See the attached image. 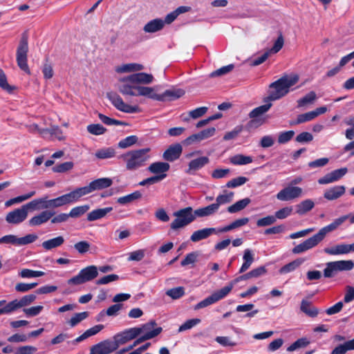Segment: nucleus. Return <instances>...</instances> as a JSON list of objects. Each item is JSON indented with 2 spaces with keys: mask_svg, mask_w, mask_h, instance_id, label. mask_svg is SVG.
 I'll return each instance as SVG.
<instances>
[{
  "mask_svg": "<svg viewBox=\"0 0 354 354\" xmlns=\"http://www.w3.org/2000/svg\"><path fill=\"white\" fill-rule=\"evenodd\" d=\"M217 207L214 203L206 207L193 210L192 207H187L174 212L176 218L171 223L170 228L176 231L192 223L196 217H207L216 214Z\"/></svg>",
  "mask_w": 354,
  "mask_h": 354,
  "instance_id": "1",
  "label": "nucleus"
},
{
  "mask_svg": "<svg viewBox=\"0 0 354 354\" xmlns=\"http://www.w3.org/2000/svg\"><path fill=\"white\" fill-rule=\"evenodd\" d=\"M347 219H349L351 223H354V214H348L335 219L331 223L321 228L317 234L295 246L292 250V253L301 254L315 248L324 239L327 234L335 231Z\"/></svg>",
  "mask_w": 354,
  "mask_h": 354,
  "instance_id": "2",
  "label": "nucleus"
},
{
  "mask_svg": "<svg viewBox=\"0 0 354 354\" xmlns=\"http://www.w3.org/2000/svg\"><path fill=\"white\" fill-rule=\"evenodd\" d=\"M299 81L297 75H285L269 86L268 95L264 99L265 102L275 101L286 95L290 88Z\"/></svg>",
  "mask_w": 354,
  "mask_h": 354,
  "instance_id": "3",
  "label": "nucleus"
},
{
  "mask_svg": "<svg viewBox=\"0 0 354 354\" xmlns=\"http://www.w3.org/2000/svg\"><path fill=\"white\" fill-rule=\"evenodd\" d=\"M149 147L128 151L118 156L125 163L127 171H136L147 165L150 158Z\"/></svg>",
  "mask_w": 354,
  "mask_h": 354,
  "instance_id": "4",
  "label": "nucleus"
},
{
  "mask_svg": "<svg viewBox=\"0 0 354 354\" xmlns=\"http://www.w3.org/2000/svg\"><path fill=\"white\" fill-rule=\"evenodd\" d=\"M28 35L26 32L22 33L16 52V61L19 68L30 75V71L28 65Z\"/></svg>",
  "mask_w": 354,
  "mask_h": 354,
  "instance_id": "5",
  "label": "nucleus"
},
{
  "mask_svg": "<svg viewBox=\"0 0 354 354\" xmlns=\"http://www.w3.org/2000/svg\"><path fill=\"white\" fill-rule=\"evenodd\" d=\"M118 87L119 91L124 95L144 96L149 98L151 87L143 86L131 84L129 82H122Z\"/></svg>",
  "mask_w": 354,
  "mask_h": 354,
  "instance_id": "6",
  "label": "nucleus"
},
{
  "mask_svg": "<svg viewBox=\"0 0 354 354\" xmlns=\"http://www.w3.org/2000/svg\"><path fill=\"white\" fill-rule=\"evenodd\" d=\"M98 275V269L95 266H88L82 269L77 275L71 278L67 283L69 285H81L91 281Z\"/></svg>",
  "mask_w": 354,
  "mask_h": 354,
  "instance_id": "7",
  "label": "nucleus"
},
{
  "mask_svg": "<svg viewBox=\"0 0 354 354\" xmlns=\"http://www.w3.org/2000/svg\"><path fill=\"white\" fill-rule=\"evenodd\" d=\"M113 180L110 178H100L91 181L88 185L78 187L81 197L88 195L95 191L102 190L111 187Z\"/></svg>",
  "mask_w": 354,
  "mask_h": 354,
  "instance_id": "8",
  "label": "nucleus"
},
{
  "mask_svg": "<svg viewBox=\"0 0 354 354\" xmlns=\"http://www.w3.org/2000/svg\"><path fill=\"white\" fill-rule=\"evenodd\" d=\"M81 196L78 189L73 190L72 192L58 196L55 198L49 199L50 208H57L68 204L75 203L80 200Z\"/></svg>",
  "mask_w": 354,
  "mask_h": 354,
  "instance_id": "9",
  "label": "nucleus"
},
{
  "mask_svg": "<svg viewBox=\"0 0 354 354\" xmlns=\"http://www.w3.org/2000/svg\"><path fill=\"white\" fill-rule=\"evenodd\" d=\"M184 94L185 91L181 88L168 89L161 94H158L155 92V88L151 87L149 99L159 102L173 101L180 98Z\"/></svg>",
  "mask_w": 354,
  "mask_h": 354,
  "instance_id": "10",
  "label": "nucleus"
},
{
  "mask_svg": "<svg viewBox=\"0 0 354 354\" xmlns=\"http://www.w3.org/2000/svg\"><path fill=\"white\" fill-rule=\"evenodd\" d=\"M38 239L36 234H28L23 237H17L13 234L5 235L0 238V244H11L15 246L26 245L35 242Z\"/></svg>",
  "mask_w": 354,
  "mask_h": 354,
  "instance_id": "11",
  "label": "nucleus"
},
{
  "mask_svg": "<svg viewBox=\"0 0 354 354\" xmlns=\"http://www.w3.org/2000/svg\"><path fill=\"white\" fill-rule=\"evenodd\" d=\"M108 99L111 101V104L119 111L127 113H135L138 112L139 108L138 106H131L126 104L122 97L115 93H108L106 94Z\"/></svg>",
  "mask_w": 354,
  "mask_h": 354,
  "instance_id": "12",
  "label": "nucleus"
},
{
  "mask_svg": "<svg viewBox=\"0 0 354 354\" xmlns=\"http://www.w3.org/2000/svg\"><path fill=\"white\" fill-rule=\"evenodd\" d=\"M227 291L228 290L225 289L223 287L221 289L214 292L211 295L196 304L194 306V309L197 310L216 303L217 301L224 299L228 295Z\"/></svg>",
  "mask_w": 354,
  "mask_h": 354,
  "instance_id": "13",
  "label": "nucleus"
},
{
  "mask_svg": "<svg viewBox=\"0 0 354 354\" xmlns=\"http://www.w3.org/2000/svg\"><path fill=\"white\" fill-rule=\"evenodd\" d=\"M117 349L118 345L114 339H106L91 346L90 354H110Z\"/></svg>",
  "mask_w": 354,
  "mask_h": 354,
  "instance_id": "14",
  "label": "nucleus"
},
{
  "mask_svg": "<svg viewBox=\"0 0 354 354\" xmlns=\"http://www.w3.org/2000/svg\"><path fill=\"white\" fill-rule=\"evenodd\" d=\"M28 209L25 205L20 208L14 209L7 214L6 221L10 224H19L24 221L28 216Z\"/></svg>",
  "mask_w": 354,
  "mask_h": 354,
  "instance_id": "15",
  "label": "nucleus"
},
{
  "mask_svg": "<svg viewBox=\"0 0 354 354\" xmlns=\"http://www.w3.org/2000/svg\"><path fill=\"white\" fill-rule=\"evenodd\" d=\"M154 80L151 74L146 73H136L123 77L120 80L121 82H129L131 84H149L153 82Z\"/></svg>",
  "mask_w": 354,
  "mask_h": 354,
  "instance_id": "16",
  "label": "nucleus"
},
{
  "mask_svg": "<svg viewBox=\"0 0 354 354\" xmlns=\"http://www.w3.org/2000/svg\"><path fill=\"white\" fill-rule=\"evenodd\" d=\"M302 189L299 187L288 186L282 189L277 194V198L281 201H288L301 196Z\"/></svg>",
  "mask_w": 354,
  "mask_h": 354,
  "instance_id": "17",
  "label": "nucleus"
},
{
  "mask_svg": "<svg viewBox=\"0 0 354 354\" xmlns=\"http://www.w3.org/2000/svg\"><path fill=\"white\" fill-rule=\"evenodd\" d=\"M140 330L136 327L126 329L124 331L116 334L113 339L117 343L118 348L120 345L124 344L127 342L133 339L140 335Z\"/></svg>",
  "mask_w": 354,
  "mask_h": 354,
  "instance_id": "18",
  "label": "nucleus"
},
{
  "mask_svg": "<svg viewBox=\"0 0 354 354\" xmlns=\"http://www.w3.org/2000/svg\"><path fill=\"white\" fill-rule=\"evenodd\" d=\"M348 172L346 167H342L332 171L331 172L326 174L323 177L318 179V183L320 185H326L336 182L341 179Z\"/></svg>",
  "mask_w": 354,
  "mask_h": 354,
  "instance_id": "19",
  "label": "nucleus"
},
{
  "mask_svg": "<svg viewBox=\"0 0 354 354\" xmlns=\"http://www.w3.org/2000/svg\"><path fill=\"white\" fill-rule=\"evenodd\" d=\"M216 129L214 127L208 128L200 131L198 133L192 134L187 137L183 143L187 145H189L194 142L201 141L203 140L209 138L215 134Z\"/></svg>",
  "mask_w": 354,
  "mask_h": 354,
  "instance_id": "20",
  "label": "nucleus"
},
{
  "mask_svg": "<svg viewBox=\"0 0 354 354\" xmlns=\"http://www.w3.org/2000/svg\"><path fill=\"white\" fill-rule=\"evenodd\" d=\"M209 162V159L207 156H200L192 160L188 164V168L185 173L189 175H194L197 171L202 169Z\"/></svg>",
  "mask_w": 354,
  "mask_h": 354,
  "instance_id": "21",
  "label": "nucleus"
},
{
  "mask_svg": "<svg viewBox=\"0 0 354 354\" xmlns=\"http://www.w3.org/2000/svg\"><path fill=\"white\" fill-rule=\"evenodd\" d=\"M182 151L183 147L179 143L171 145L163 153V159L167 161L174 162L180 158Z\"/></svg>",
  "mask_w": 354,
  "mask_h": 354,
  "instance_id": "22",
  "label": "nucleus"
},
{
  "mask_svg": "<svg viewBox=\"0 0 354 354\" xmlns=\"http://www.w3.org/2000/svg\"><path fill=\"white\" fill-rule=\"evenodd\" d=\"M37 298L35 294H29L22 297L20 299H14L9 302L12 313L17 309L30 305Z\"/></svg>",
  "mask_w": 354,
  "mask_h": 354,
  "instance_id": "23",
  "label": "nucleus"
},
{
  "mask_svg": "<svg viewBox=\"0 0 354 354\" xmlns=\"http://www.w3.org/2000/svg\"><path fill=\"white\" fill-rule=\"evenodd\" d=\"M49 199L47 196L36 198L25 204V207L29 210H39L50 209L49 205Z\"/></svg>",
  "mask_w": 354,
  "mask_h": 354,
  "instance_id": "24",
  "label": "nucleus"
},
{
  "mask_svg": "<svg viewBox=\"0 0 354 354\" xmlns=\"http://www.w3.org/2000/svg\"><path fill=\"white\" fill-rule=\"evenodd\" d=\"M345 192L344 185H335L327 189L324 193V197L328 201H334L343 196Z\"/></svg>",
  "mask_w": 354,
  "mask_h": 354,
  "instance_id": "25",
  "label": "nucleus"
},
{
  "mask_svg": "<svg viewBox=\"0 0 354 354\" xmlns=\"http://www.w3.org/2000/svg\"><path fill=\"white\" fill-rule=\"evenodd\" d=\"M55 214V212L50 210L42 211L38 215H36L31 218L28 223L30 226H38L41 224L46 223L49 221Z\"/></svg>",
  "mask_w": 354,
  "mask_h": 354,
  "instance_id": "26",
  "label": "nucleus"
},
{
  "mask_svg": "<svg viewBox=\"0 0 354 354\" xmlns=\"http://www.w3.org/2000/svg\"><path fill=\"white\" fill-rule=\"evenodd\" d=\"M216 233V228L207 227L196 230L190 236L192 242H198L208 238L211 234Z\"/></svg>",
  "mask_w": 354,
  "mask_h": 354,
  "instance_id": "27",
  "label": "nucleus"
},
{
  "mask_svg": "<svg viewBox=\"0 0 354 354\" xmlns=\"http://www.w3.org/2000/svg\"><path fill=\"white\" fill-rule=\"evenodd\" d=\"M113 210L112 207H106L104 208L95 209L90 212L87 214L88 221H94L101 219L106 216V214Z\"/></svg>",
  "mask_w": 354,
  "mask_h": 354,
  "instance_id": "28",
  "label": "nucleus"
},
{
  "mask_svg": "<svg viewBox=\"0 0 354 354\" xmlns=\"http://www.w3.org/2000/svg\"><path fill=\"white\" fill-rule=\"evenodd\" d=\"M163 28V20L160 18H156L147 23L143 28V30L147 33H153L162 30Z\"/></svg>",
  "mask_w": 354,
  "mask_h": 354,
  "instance_id": "29",
  "label": "nucleus"
},
{
  "mask_svg": "<svg viewBox=\"0 0 354 354\" xmlns=\"http://www.w3.org/2000/svg\"><path fill=\"white\" fill-rule=\"evenodd\" d=\"M300 310L310 317H316L319 311V309L312 305V303L308 300L302 299L300 305Z\"/></svg>",
  "mask_w": 354,
  "mask_h": 354,
  "instance_id": "30",
  "label": "nucleus"
},
{
  "mask_svg": "<svg viewBox=\"0 0 354 354\" xmlns=\"http://www.w3.org/2000/svg\"><path fill=\"white\" fill-rule=\"evenodd\" d=\"M324 253L328 255H342L348 254V244L340 243L330 248H325Z\"/></svg>",
  "mask_w": 354,
  "mask_h": 354,
  "instance_id": "31",
  "label": "nucleus"
},
{
  "mask_svg": "<svg viewBox=\"0 0 354 354\" xmlns=\"http://www.w3.org/2000/svg\"><path fill=\"white\" fill-rule=\"evenodd\" d=\"M170 165L165 162H156L149 165L148 170L154 174L160 175L169 171Z\"/></svg>",
  "mask_w": 354,
  "mask_h": 354,
  "instance_id": "32",
  "label": "nucleus"
},
{
  "mask_svg": "<svg viewBox=\"0 0 354 354\" xmlns=\"http://www.w3.org/2000/svg\"><path fill=\"white\" fill-rule=\"evenodd\" d=\"M354 350V338L336 346L330 354H346L348 351Z\"/></svg>",
  "mask_w": 354,
  "mask_h": 354,
  "instance_id": "33",
  "label": "nucleus"
},
{
  "mask_svg": "<svg viewBox=\"0 0 354 354\" xmlns=\"http://www.w3.org/2000/svg\"><path fill=\"white\" fill-rule=\"evenodd\" d=\"M251 200L249 198H245L236 201L233 205L227 208V211L230 214H235L244 209L250 203Z\"/></svg>",
  "mask_w": 354,
  "mask_h": 354,
  "instance_id": "34",
  "label": "nucleus"
},
{
  "mask_svg": "<svg viewBox=\"0 0 354 354\" xmlns=\"http://www.w3.org/2000/svg\"><path fill=\"white\" fill-rule=\"evenodd\" d=\"M243 260V263L239 270L240 273L245 272L254 261V254L251 250L246 249L244 250Z\"/></svg>",
  "mask_w": 354,
  "mask_h": 354,
  "instance_id": "35",
  "label": "nucleus"
},
{
  "mask_svg": "<svg viewBox=\"0 0 354 354\" xmlns=\"http://www.w3.org/2000/svg\"><path fill=\"white\" fill-rule=\"evenodd\" d=\"M64 242V239L62 236H58L51 239H48L42 243V247L46 250H50L62 245Z\"/></svg>",
  "mask_w": 354,
  "mask_h": 354,
  "instance_id": "36",
  "label": "nucleus"
},
{
  "mask_svg": "<svg viewBox=\"0 0 354 354\" xmlns=\"http://www.w3.org/2000/svg\"><path fill=\"white\" fill-rule=\"evenodd\" d=\"M272 103L270 102H266L265 104L259 106L252 109L249 113L250 118H259V117L269 111L272 106Z\"/></svg>",
  "mask_w": 354,
  "mask_h": 354,
  "instance_id": "37",
  "label": "nucleus"
},
{
  "mask_svg": "<svg viewBox=\"0 0 354 354\" xmlns=\"http://www.w3.org/2000/svg\"><path fill=\"white\" fill-rule=\"evenodd\" d=\"M234 196V193L230 192H227V191H224L223 194H220L217 196L216 198V201L214 203L215 206L218 209L221 205L230 203L232 202Z\"/></svg>",
  "mask_w": 354,
  "mask_h": 354,
  "instance_id": "38",
  "label": "nucleus"
},
{
  "mask_svg": "<svg viewBox=\"0 0 354 354\" xmlns=\"http://www.w3.org/2000/svg\"><path fill=\"white\" fill-rule=\"evenodd\" d=\"M304 260L302 259H297L294 260L285 266H282L279 270L280 274H287L290 272L295 270L297 268H299L303 263Z\"/></svg>",
  "mask_w": 354,
  "mask_h": 354,
  "instance_id": "39",
  "label": "nucleus"
},
{
  "mask_svg": "<svg viewBox=\"0 0 354 354\" xmlns=\"http://www.w3.org/2000/svg\"><path fill=\"white\" fill-rule=\"evenodd\" d=\"M144 68V66L140 64L131 63L123 64L120 66H118L116 68V72L119 73H129L133 71H140Z\"/></svg>",
  "mask_w": 354,
  "mask_h": 354,
  "instance_id": "40",
  "label": "nucleus"
},
{
  "mask_svg": "<svg viewBox=\"0 0 354 354\" xmlns=\"http://www.w3.org/2000/svg\"><path fill=\"white\" fill-rule=\"evenodd\" d=\"M315 206L314 202L310 199H306L297 205L296 212L300 215L305 214L310 211Z\"/></svg>",
  "mask_w": 354,
  "mask_h": 354,
  "instance_id": "41",
  "label": "nucleus"
},
{
  "mask_svg": "<svg viewBox=\"0 0 354 354\" xmlns=\"http://www.w3.org/2000/svg\"><path fill=\"white\" fill-rule=\"evenodd\" d=\"M115 150L113 147H104L100 149L95 153V156L98 159H107L114 157Z\"/></svg>",
  "mask_w": 354,
  "mask_h": 354,
  "instance_id": "42",
  "label": "nucleus"
},
{
  "mask_svg": "<svg viewBox=\"0 0 354 354\" xmlns=\"http://www.w3.org/2000/svg\"><path fill=\"white\" fill-rule=\"evenodd\" d=\"M252 158L249 156L237 154L230 158V162L234 165H244L252 162Z\"/></svg>",
  "mask_w": 354,
  "mask_h": 354,
  "instance_id": "43",
  "label": "nucleus"
},
{
  "mask_svg": "<svg viewBox=\"0 0 354 354\" xmlns=\"http://www.w3.org/2000/svg\"><path fill=\"white\" fill-rule=\"evenodd\" d=\"M142 197V194L139 191H136L130 194L120 197L117 199V203L120 205H126L138 200Z\"/></svg>",
  "mask_w": 354,
  "mask_h": 354,
  "instance_id": "44",
  "label": "nucleus"
},
{
  "mask_svg": "<svg viewBox=\"0 0 354 354\" xmlns=\"http://www.w3.org/2000/svg\"><path fill=\"white\" fill-rule=\"evenodd\" d=\"M339 272L335 261H331L326 263V268L324 270V276L326 278L335 277Z\"/></svg>",
  "mask_w": 354,
  "mask_h": 354,
  "instance_id": "45",
  "label": "nucleus"
},
{
  "mask_svg": "<svg viewBox=\"0 0 354 354\" xmlns=\"http://www.w3.org/2000/svg\"><path fill=\"white\" fill-rule=\"evenodd\" d=\"M310 344V341L306 337H301L296 340L287 348V351L292 352L299 348H305Z\"/></svg>",
  "mask_w": 354,
  "mask_h": 354,
  "instance_id": "46",
  "label": "nucleus"
},
{
  "mask_svg": "<svg viewBox=\"0 0 354 354\" xmlns=\"http://www.w3.org/2000/svg\"><path fill=\"white\" fill-rule=\"evenodd\" d=\"M317 98L315 91H310L303 97L297 100V107H303L308 104L313 103Z\"/></svg>",
  "mask_w": 354,
  "mask_h": 354,
  "instance_id": "47",
  "label": "nucleus"
},
{
  "mask_svg": "<svg viewBox=\"0 0 354 354\" xmlns=\"http://www.w3.org/2000/svg\"><path fill=\"white\" fill-rule=\"evenodd\" d=\"M315 113H313V111H309L303 114H300L297 116V120L290 122L291 125L299 124L304 122L310 121L315 118Z\"/></svg>",
  "mask_w": 354,
  "mask_h": 354,
  "instance_id": "48",
  "label": "nucleus"
},
{
  "mask_svg": "<svg viewBox=\"0 0 354 354\" xmlns=\"http://www.w3.org/2000/svg\"><path fill=\"white\" fill-rule=\"evenodd\" d=\"M0 88L8 93H12L15 89V86H11L8 83L7 77L1 68H0Z\"/></svg>",
  "mask_w": 354,
  "mask_h": 354,
  "instance_id": "49",
  "label": "nucleus"
},
{
  "mask_svg": "<svg viewBox=\"0 0 354 354\" xmlns=\"http://www.w3.org/2000/svg\"><path fill=\"white\" fill-rule=\"evenodd\" d=\"M90 208L88 205L77 206L71 209L68 216L71 218H77L84 214Z\"/></svg>",
  "mask_w": 354,
  "mask_h": 354,
  "instance_id": "50",
  "label": "nucleus"
},
{
  "mask_svg": "<svg viewBox=\"0 0 354 354\" xmlns=\"http://www.w3.org/2000/svg\"><path fill=\"white\" fill-rule=\"evenodd\" d=\"M98 118L106 125L111 126V125H121L126 126L127 124L124 122L118 120L113 118H111L102 113H98Z\"/></svg>",
  "mask_w": 354,
  "mask_h": 354,
  "instance_id": "51",
  "label": "nucleus"
},
{
  "mask_svg": "<svg viewBox=\"0 0 354 354\" xmlns=\"http://www.w3.org/2000/svg\"><path fill=\"white\" fill-rule=\"evenodd\" d=\"M136 136H129L119 141L118 146L120 149H126L135 145L138 142Z\"/></svg>",
  "mask_w": 354,
  "mask_h": 354,
  "instance_id": "52",
  "label": "nucleus"
},
{
  "mask_svg": "<svg viewBox=\"0 0 354 354\" xmlns=\"http://www.w3.org/2000/svg\"><path fill=\"white\" fill-rule=\"evenodd\" d=\"M87 131L91 134L100 136L106 131V129L100 124H91L87 126Z\"/></svg>",
  "mask_w": 354,
  "mask_h": 354,
  "instance_id": "53",
  "label": "nucleus"
},
{
  "mask_svg": "<svg viewBox=\"0 0 354 354\" xmlns=\"http://www.w3.org/2000/svg\"><path fill=\"white\" fill-rule=\"evenodd\" d=\"M166 295L173 299H178L185 295V289L181 286L171 288L166 292Z\"/></svg>",
  "mask_w": 354,
  "mask_h": 354,
  "instance_id": "54",
  "label": "nucleus"
},
{
  "mask_svg": "<svg viewBox=\"0 0 354 354\" xmlns=\"http://www.w3.org/2000/svg\"><path fill=\"white\" fill-rule=\"evenodd\" d=\"M88 316V312L77 313L73 316L68 321V324L71 327H74L77 325L80 322L87 318Z\"/></svg>",
  "mask_w": 354,
  "mask_h": 354,
  "instance_id": "55",
  "label": "nucleus"
},
{
  "mask_svg": "<svg viewBox=\"0 0 354 354\" xmlns=\"http://www.w3.org/2000/svg\"><path fill=\"white\" fill-rule=\"evenodd\" d=\"M45 135V138L55 136L59 140H61V135L62 134V130L58 126H53L50 128H45V130L41 131Z\"/></svg>",
  "mask_w": 354,
  "mask_h": 354,
  "instance_id": "56",
  "label": "nucleus"
},
{
  "mask_svg": "<svg viewBox=\"0 0 354 354\" xmlns=\"http://www.w3.org/2000/svg\"><path fill=\"white\" fill-rule=\"evenodd\" d=\"M339 272L350 271L354 268V263L352 260H340L335 261Z\"/></svg>",
  "mask_w": 354,
  "mask_h": 354,
  "instance_id": "57",
  "label": "nucleus"
},
{
  "mask_svg": "<svg viewBox=\"0 0 354 354\" xmlns=\"http://www.w3.org/2000/svg\"><path fill=\"white\" fill-rule=\"evenodd\" d=\"M162 331V327H156L155 328L153 331H151L148 333H145L140 335L138 338H137L140 343L151 339L156 336H158Z\"/></svg>",
  "mask_w": 354,
  "mask_h": 354,
  "instance_id": "58",
  "label": "nucleus"
},
{
  "mask_svg": "<svg viewBox=\"0 0 354 354\" xmlns=\"http://www.w3.org/2000/svg\"><path fill=\"white\" fill-rule=\"evenodd\" d=\"M162 331V327H156L155 328L153 331H151L148 333H145L140 335L138 338H137L140 343L151 339L156 336H158Z\"/></svg>",
  "mask_w": 354,
  "mask_h": 354,
  "instance_id": "59",
  "label": "nucleus"
},
{
  "mask_svg": "<svg viewBox=\"0 0 354 354\" xmlns=\"http://www.w3.org/2000/svg\"><path fill=\"white\" fill-rule=\"evenodd\" d=\"M248 179L246 177L239 176L228 181L226 183L225 187L227 188H235L243 185L248 181Z\"/></svg>",
  "mask_w": 354,
  "mask_h": 354,
  "instance_id": "60",
  "label": "nucleus"
},
{
  "mask_svg": "<svg viewBox=\"0 0 354 354\" xmlns=\"http://www.w3.org/2000/svg\"><path fill=\"white\" fill-rule=\"evenodd\" d=\"M73 162L71 161L65 162L53 167V171L56 173H64L73 169Z\"/></svg>",
  "mask_w": 354,
  "mask_h": 354,
  "instance_id": "61",
  "label": "nucleus"
},
{
  "mask_svg": "<svg viewBox=\"0 0 354 354\" xmlns=\"http://www.w3.org/2000/svg\"><path fill=\"white\" fill-rule=\"evenodd\" d=\"M294 136L295 131L292 130L283 131L279 133L277 141L279 144H285L292 140Z\"/></svg>",
  "mask_w": 354,
  "mask_h": 354,
  "instance_id": "62",
  "label": "nucleus"
},
{
  "mask_svg": "<svg viewBox=\"0 0 354 354\" xmlns=\"http://www.w3.org/2000/svg\"><path fill=\"white\" fill-rule=\"evenodd\" d=\"M276 222V217L274 215H268L260 219H258L257 221V225L259 227H266L268 225H271Z\"/></svg>",
  "mask_w": 354,
  "mask_h": 354,
  "instance_id": "63",
  "label": "nucleus"
},
{
  "mask_svg": "<svg viewBox=\"0 0 354 354\" xmlns=\"http://www.w3.org/2000/svg\"><path fill=\"white\" fill-rule=\"evenodd\" d=\"M90 247L91 244L86 241H81L74 245L75 250L82 254L86 253Z\"/></svg>",
  "mask_w": 354,
  "mask_h": 354,
  "instance_id": "64",
  "label": "nucleus"
}]
</instances>
